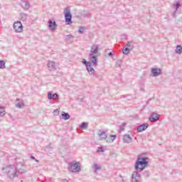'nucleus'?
I'll use <instances>...</instances> for the list:
<instances>
[{"label": "nucleus", "instance_id": "obj_1", "mask_svg": "<svg viewBox=\"0 0 182 182\" xmlns=\"http://www.w3.org/2000/svg\"><path fill=\"white\" fill-rule=\"evenodd\" d=\"M2 171L3 173H7L11 180H14L15 177H18V173H23L21 168H19V167L15 166L14 165L4 166L2 168Z\"/></svg>", "mask_w": 182, "mask_h": 182}, {"label": "nucleus", "instance_id": "obj_2", "mask_svg": "<svg viewBox=\"0 0 182 182\" xmlns=\"http://www.w3.org/2000/svg\"><path fill=\"white\" fill-rule=\"evenodd\" d=\"M146 167H149V158L138 156L136 161H135L134 169L136 171H143Z\"/></svg>", "mask_w": 182, "mask_h": 182}, {"label": "nucleus", "instance_id": "obj_3", "mask_svg": "<svg viewBox=\"0 0 182 182\" xmlns=\"http://www.w3.org/2000/svg\"><path fill=\"white\" fill-rule=\"evenodd\" d=\"M99 53V46L93 45L91 47L90 53V60L94 66H97V54Z\"/></svg>", "mask_w": 182, "mask_h": 182}, {"label": "nucleus", "instance_id": "obj_4", "mask_svg": "<svg viewBox=\"0 0 182 182\" xmlns=\"http://www.w3.org/2000/svg\"><path fill=\"white\" fill-rule=\"evenodd\" d=\"M64 15L65 23L70 25V23H72V13L70 12V9H69V7H66L64 9Z\"/></svg>", "mask_w": 182, "mask_h": 182}, {"label": "nucleus", "instance_id": "obj_5", "mask_svg": "<svg viewBox=\"0 0 182 182\" xmlns=\"http://www.w3.org/2000/svg\"><path fill=\"white\" fill-rule=\"evenodd\" d=\"M82 63L86 66L87 72L90 75H95V68L92 66V63L87 62L85 59L82 60Z\"/></svg>", "mask_w": 182, "mask_h": 182}, {"label": "nucleus", "instance_id": "obj_6", "mask_svg": "<svg viewBox=\"0 0 182 182\" xmlns=\"http://www.w3.org/2000/svg\"><path fill=\"white\" fill-rule=\"evenodd\" d=\"M68 168L69 170H71L73 173H77L80 171V168L77 162L70 164V166L68 167Z\"/></svg>", "mask_w": 182, "mask_h": 182}, {"label": "nucleus", "instance_id": "obj_7", "mask_svg": "<svg viewBox=\"0 0 182 182\" xmlns=\"http://www.w3.org/2000/svg\"><path fill=\"white\" fill-rule=\"evenodd\" d=\"M141 176L139 174V172L137 171H135L132 173V182H141Z\"/></svg>", "mask_w": 182, "mask_h": 182}, {"label": "nucleus", "instance_id": "obj_8", "mask_svg": "<svg viewBox=\"0 0 182 182\" xmlns=\"http://www.w3.org/2000/svg\"><path fill=\"white\" fill-rule=\"evenodd\" d=\"M14 29L17 33H20L23 31V26H22V23L21 21H16L14 23Z\"/></svg>", "mask_w": 182, "mask_h": 182}, {"label": "nucleus", "instance_id": "obj_9", "mask_svg": "<svg viewBox=\"0 0 182 182\" xmlns=\"http://www.w3.org/2000/svg\"><path fill=\"white\" fill-rule=\"evenodd\" d=\"M151 72L154 77L160 76L161 75V68H151Z\"/></svg>", "mask_w": 182, "mask_h": 182}, {"label": "nucleus", "instance_id": "obj_10", "mask_svg": "<svg viewBox=\"0 0 182 182\" xmlns=\"http://www.w3.org/2000/svg\"><path fill=\"white\" fill-rule=\"evenodd\" d=\"M149 122L151 123H156V122L159 121V114L157 113H152L149 117Z\"/></svg>", "mask_w": 182, "mask_h": 182}, {"label": "nucleus", "instance_id": "obj_11", "mask_svg": "<svg viewBox=\"0 0 182 182\" xmlns=\"http://www.w3.org/2000/svg\"><path fill=\"white\" fill-rule=\"evenodd\" d=\"M48 100H58L59 99V95L58 93L52 94V92H48Z\"/></svg>", "mask_w": 182, "mask_h": 182}, {"label": "nucleus", "instance_id": "obj_12", "mask_svg": "<svg viewBox=\"0 0 182 182\" xmlns=\"http://www.w3.org/2000/svg\"><path fill=\"white\" fill-rule=\"evenodd\" d=\"M48 68L50 72H53L56 70V63L53 61H49L48 63Z\"/></svg>", "mask_w": 182, "mask_h": 182}, {"label": "nucleus", "instance_id": "obj_13", "mask_svg": "<svg viewBox=\"0 0 182 182\" xmlns=\"http://www.w3.org/2000/svg\"><path fill=\"white\" fill-rule=\"evenodd\" d=\"M48 28H50L51 31H55L56 28H58V24L56 23V21H52V20H49Z\"/></svg>", "mask_w": 182, "mask_h": 182}, {"label": "nucleus", "instance_id": "obj_14", "mask_svg": "<svg viewBox=\"0 0 182 182\" xmlns=\"http://www.w3.org/2000/svg\"><path fill=\"white\" fill-rule=\"evenodd\" d=\"M97 135L100 136V140H106V139H107V134H106V132L100 129L98 131Z\"/></svg>", "mask_w": 182, "mask_h": 182}, {"label": "nucleus", "instance_id": "obj_15", "mask_svg": "<svg viewBox=\"0 0 182 182\" xmlns=\"http://www.w3.org/2000/svg\"><path fill=\"white\" fill-rule=\"evenodd\" d=\"M149 127V124H142L137 128L138 133H141V132H144Z\"/></svg>", "mask_w": 182, "mask_h": 182}, {"label": "nucleus", "instance_id": "obj_16", "mask_svg": "<svg viewBox=\"0 0 182 182\" xmlns=\"http://www.w3.org/2000/svg\"><path fill=\"white\" fill-rule=\"evenodd\" d=\"M23 106H25L23 100L17 98L16 101V107H17L18 109H21L22 107H23Z\"/></svg>", "mask_w": 182, "mask_h": 182}, {"label": "nucleus", "instance_id": "obj_17", "mask_svg": "<svg viewBox=\"0 0 182 182\" xmlns=\"http://www.w3.org/2000/svg\"><path fill=\"white\" fill-rule=\"evenodd\" d=\"M21 6L24 9L25 11H28L29 9V2L22 0L21 3L20 4Z\"/></svg>", "mask_w": 182, "mask_h": 182}, {"label": "nucleus", "instance_id": "obj_18", "mask_svg": "<svg viewBox=\"0 0 182 182\" xmlns=\"http://www.w3.org/2000/svg\"><path fill=\"white\" fill-rule=\"evenodd\" d=\"M133 141V139L130 136V134L124 135V143H132Z\"/></svg>", "mask_w": 182, "mask_h": 182}, {"label": "nucleus", "instance_id": "obj_19", "mask_svg": "<svg viewBox=\"0 0 182 182\" xmlns=\"http://www.w3.org/2000/svg\"><path fill=\"white\" fill-rule=\"evenodd\" d=\"M92 168L93 170H95V173H97V171H100V170H102V166L96 164V163H94L93 165H92Z\"/></svg>", "mask_w": 182, "mask_h": 182}, {"label": "nucleus", "instance_id": "obj_20", "mask_svg": "<svg viewBox=\"0 0 182 182\" xmlns=\"http://www.w3.org/2000/svg\"><path fill=\"white\" fill-rule=\"evenodd\" d=\"M105 58H109V57L113 56V53H112V50H110V49L105 50Z\"/></svg>", "mask_w": 182, "mask_h": 182}, {"label": "nucleus", "instance_id": "obj_21", "mask_svg": "<svg viewBox=\"0 0 182 182\" xmlns=\"http://www.w3.org/2000/svg\"><path fill=\"white\" fill-rule=\"evenodd\" d=\"M61 116L64 120H69L70 119V115L68 112H63Z\"/></svg>", "mask_w": 182, "mask_h": 182}, {"label": "nucleus", "instance_id": "obj_22", "mask_svg": "<svg viewBox=\"0 0 182 182\" xmlns=\"http://www.w3.org/2000/svg\"><path fill=\"white\" fill-rule=\"evenodd\" d=\"M20 18H21V20L23 21V22H25V21H26L28 18V14L25 13H21Z\"/></svg>", "mask_w": 182, "mask_h": 182}, {"label": "nucleus", "instance_id": "obj_23", "mask_svg": "<svg viewBox=\"0 0 182 182\" xmlns=\"http://www.w3.org/2000/svg\"><path fill=\"white\" fill-rule=\"evenodd\" d=\"M175 52H176V53H177L178 55H181V53H182V47H181V46L178 45V46H176V49L175 50Z\"/></svg>", "mask_w": 182, "mask_h": 182}, {"label": "nucleus", "instance_id": "obj_24", "mask_svg": "<svg viewBox=\"0 0 182 182\" xmlns=\"http://www.w3.org/2000/svg\"><path fill=\"white\" fill-rule=\"evenodd\" d=\"M130 50H130V48L124 47L122 48V53H123V55H129V53H130Z\"/></svg>", "mask_w": 182, "mask_h": 182}, {"label": "nucleus", "instance_id": "obj_25", "mask_svg": "<svg viewBox=\"0 0 182 182\" xmlns=\"http://www.w3.org/2000/svg\"><path fill=\"white\" fill-rule=\"evenodd\" d=\"M124 47L128 48L131 50H133V48H134V46L132 45V42L128 41Z\"/></svg>", "mask_w": 182, "mask_h": 182}, {"label": "nucleus", "instance_id": "obj_26", "mask_svg": "<svg viewBox=\"0 0 182 182\" xmlns=\"http://www.w3.org/2000/svg\"><path fill=\"white\" fill-rule=\"evenodd\" d=\"M126 127V123H123L120 127L119 129V133H122V132H124V128Z\"/></svg>", "mask_w": 182, "mask_h": 182}, {"label": "nucleus", "instance_id": "obj_27", "mask_svg": "<svg viewBox=\"0 0 182 182\" xmlns=\"http://www.w3.org/2000/svg\"><path fill=\"white\" fill-rule=\"evenodd\" d=\"M5 116V108L0 107V117Z\"/></svg>", "mask_w": 182, "mask_h": 182}, {"label": "nucleus", "instance_id": "obj_28", "mask_svg": "<svg viewBox=\"0 0 182 182\" xmlns=\"http://www.w3.org/2000/svg\"><path fill=\"white\" fill-rule=\"evenodd\" d=\"M142 175L145 177V178H149V177H150V172H149V171H146L142 173Z\"/></svg>", "mask_w": 182, "mask_h": 182}, {"label": "nucleus", "instance_id": "obj_29", "mask_svg": "<svg viewBox=\"0 0 182 182\" xmlns=\"http://www.w3.org/2000/svg\"><path fill=\"white\" fill-rule=\"evenodd\" d=\"M80 127L81 129H87V122H82L80 125Z\"/></svg>", "mask_w": 182, "mask_h": 182}, {"label": "nucleus", "instance_id": "obj_30", "mask_svg": "<svg viewBox=\"0 0 182 182\" xmlns=\"http://www.w3.org/2000/svg\"><path fill=\"white\" fill-rule=\"evenodd\" d=\"M0 69H5V61L0 60Z\"/></svg>", "mask_w": 182, "mask_h": 182}, {"label": "nucleus", "instance_id": "obj_31", "mask_svg": "<svg viewBox=\"0 0 182 182\" xmlns=\"http://www.w3.org/2000/svg\"><path fill=\"white\" fill-rule=\"evenodd\" d=\"M115 66L116 68H120L122 66V61L120 60H117Z\"/></svg>", "mask_w": 182, "mask_h": 182}, {"label": "nucleus", "instance_id": "obj_32", "mask_svg": "<svg viewBox=\"0 0 182 182\" xmlns=\"http://www.w3.org/2000/svg\"><path fill=\"white\" fill-rule=\"evenodd\" d=\"M97 153H104L105 151V149L102 148V146H99L97 150Z\"/></svg>", "mask_w": 182, "mask_h": 182}, {"label": "nucleus", "instance_id": "obj_33", "mask_svg": "<svg viewBox=\"0 0 182 182\" xmlns=\"http://www.w3.org/2000/svg\"><path fill=\"white\" fill-rule=\"evenodd\" d=\"M83 31H85V27L80 26L79 30H78V33H83Z\"/></svg>", "mask_w": 182, "mask_h": 182}, {"label": "nucleus", "instance_id": "obj_34", "mask_svg": "<svg viewBox=\"0 0 182 182\" xmlns=\"http://www.w3.org/2000/svg\"><path fill=\"white\" fill-rule=\"evenodd\" d=\"M180 6H181V4H180V2H177L175 4V7H176V11H177V9H178V8H180Z\"/></svg>", "mask_w": 182, "mask_h": 182}, {"label": "nucleus", "instance_id": "obj_35", "mask_svg": "<svg viewBox=\"0 0 182 182\" xmlns=\"http://www.w3.org/2000/svg\"><path fill=\"white\" fill-rule=\"evenodd\" d=\"M65 38H67V39H68V41H70V39H73V36H72V35H67V36H65Z\"/></svg>", "mask_w": 182, "mask_h": 182}, {"label": "nucleus", "instance_id": "obj_36", "mask_svg": "<svg viewBox=\"0 0 182 182\" xmlns=\"http://www.w3.org/2000/svg\"><path fill=\"white\" fill-rule=\"evenodd\" d=\"M53 113H54L55 116H58L59 111L58 109H55V110L53 111Z\"/></svg>", "mask_w": 182, "mask_h": 182}, {"label": "nucleus", "instance_id": "obj_37", "mask_svg": "<svg viewBox=\"0 0 182 182\" xmlns=\"http://www.w3.org/2000/svg\"><path fill=\"white\" fill-rule=\"evenodd\" d=\"M30 159H31L32 160H35V161H36V163H39V161L37 160L36 159H35V156H31L30 157Z\"/></svg>", "mask_w": 182, "mask_h": 182}, {"label": "nucleus", "instance_id": "obj_38", "mask_svg": "<svg viewBox=\"0 0 182 182\" xmlns=\"http://www.w3.org/2000/svg\"><path fill=\"white\" fill-rule=\"evenodd\" d=\"M110 138H111L112 141H113L114 140V139H116V135H111Z\"/></svg>", "mask_w": 182, "mask_h": 182}, {"label": "nucleus", "instance_id": "obj_39", "mask_svg": "<svg viewBox=\"0 0 182 182\" xmlns=\"http://www.w3.org/2000/svg\"><path fill=\"white\" fill-rule=\"evenodd\" d=\"M82 16L84 17H87V14L85 13V11H83V13L82 14Z\"/></svg>", "mask_w": 182, "mask_h": 182}, {"label": "nucleus", "instance_id": "obj_40", "mask_svg": "<svg viewBox=\"0 0 182 182\" xmlns=\"http://www.w3.org/2000/svg\"><path fill=\"white\" fill-rule=\"evenodd\" d=\"M63 182H68V180L63 179Z\"/></svg>", "mask_w": 182, "mask_h": 182}, {"label": "nucleus", "instance_id": "obj_41", "mask_svg": "<svg viewBox=\"0 0 182 182\" xmlns=\"http://www.w3.org/2000/svg\"><path fill=\"white\" fill-rule=\"evenodd\" d=\"M141 90H144L143 88H141Z\"/></svg>", "mask_w": 182, "mask_h": 182}]
</instances>
